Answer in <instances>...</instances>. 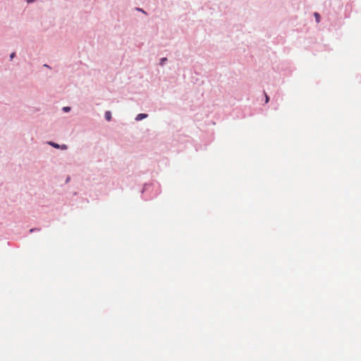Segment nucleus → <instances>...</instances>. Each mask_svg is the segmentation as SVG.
Masks as SVG:
<instances>
[{
  "label": "nucleus",
  "mask_w": 361,
  "mask_h": 361,
  "mask_svg": "<svg viewBox=\"0 0 361 361\" xmlns=\"http://www.w3.org/2000/svg\"><path fill=\"white\" fill-rule=\"evenodd\" d=\"M147 117V114H139L137 116H136V121H140L143 118H145Z\"/></svg>",
  "instance_id": "f257e3e1"
},
{
  "label": "nucleus",
  "mask_w": 361,
  "mask_h": 361,
  "mask_svg": "<svg viewBox=\"0 0 361 361\" xmlns=\"http://www.w3.org/2000/svg\"><path fill=\"white\" fill-rule=\"evenodd\" d=\"M105 118L110 121L111 120V113L109 111L105 112Z\"/></svg>",
  "instance_id": "f03ea898"
},
{
  "label": "nucleus",
  "mask_w": 361,
  "mask_h": 361,
  "mask_svg": "<svg viewBox=\"0 0 361 361\" xmlns=\"http://www.w3.org/2000/svg\"><path fill=\"white\" fill-rule=\"evenodd\" d=\"M314 18H315L316 22H317V23H319L320 22V15H319V13H318L315 12V13H314Z\"/></svg>",
  "instance_id": "7ed1b4c3"
},
{
  "label": "nucleus",
  "mask_w": 361,
  "mask_h": 361,
  "mask_svg": "<svg viewBox=\"0 0 361 361\" xmlns=\"http://www.w3.org/2000/svg\"><path fill=\"white\" fill-rule=\"evenodd\" d=\"M49 145H51V146H53L55 148H60V146L56 143L51 142H49Z\"/></svg>",
  "instance_id": "20e7f679"
},
{
  "label": "nucleus",
  "mask_w": 361,
  "mask_h": 361,
  "mask_svg": "<svg viewBox=\"0 0 361 361\" xmlns=\"http://www.w3.org/2000/svg\"><path fill=\"white\" fill-rule=\"evenodd\" d=\"M63 110L66 112H68L71 110V108L69 106H65L63 107Z\"/></svg>",
  "instance_id": "39448f33"
},
{
  "label": "nucleus",
  "mask_w": 361,
  "mask_h": 361,
  "mask_svg": "<svg viewBox=\"0 0 361 361\" xmlns=\"http://www.w3.org/2000/svg\"><path fill=\"white\" fill-rule=\"evenodd\" d=\"M166 61H167V59H166V58H162V59H161L160 64H161V65H163Z\"/></svg>",
  "instance_id": "423d86ee"
},
{
  "label": "nucleus",
  "mask_w": 361,
  "mask_h": 361,
  "mask_svg": "<svg viewBox=\"0 0 361 361\" xmlns=\"http://www.w3.org/2000/svg\"><path fill=\"white\" fill-rule=\"evenodd\" d=\"M265 102L266 103H268L269 101V97H268V95L265 93Z\"/></svg>",
  "instance_id": "0eeeda50"
},
{
  "label": "nucleus",
  "mask_w": 361,
  "mask_h": 361,
  "mask_svg": "<svg viewBox=\"0 0 361 361\" xmlns=\"http://www.w3.org/2000/svg\"><path fill=\"white\" fill-rule=\"evenodd\" d=\"M62 149H67V146L65 145H63L61 147H60Z\"/></svg>",
  "instance_id": "6e6552de"
},
{
  "label": "nucleus",
  "mask_w": 361,
  "mask_h": 361,
  "mask_svg": "<svg viewBox=\"0 0 361 361\" xmlns=\"http://www.w3.org/2000/svg\"><path fill=\"white\" fill-rule=\"evenodd\" d=\"M15 56V53H12L10 56L11 59H12Z\"/></svg>",
  "instance_id": "1a4fd4ad"
},
{
  "label": "nucleus",
  "mask_w": 361,
  "mask_h": 361,
  "mask_svg": "<svg viewBox=\"0 0 361 361\" xmlns=\"http://www.w3.org/2000/svg\"><path fill=\"white\" fill-rule=\"evenodd\" d=\"M35 0H27V3L33 2Z\"/></svg>",
  "instance_id": "9d476101"
},
{
  "label": "nucleus",
  "mask_w": 361,
  "mask_h": 361,
  "mask_svg": "<svg viewBox=\"0 0 361 361\" xmlns=\"http://www.w3.org/2000/svg\"><path fill=\"white\" fill-rule=\"evenodd\" d=\"M137 10L140 11H142L143 13H145L142 9L138 8Z\"/></svg>",
  "instance_id": "9b49d317"
}]
</instances>
